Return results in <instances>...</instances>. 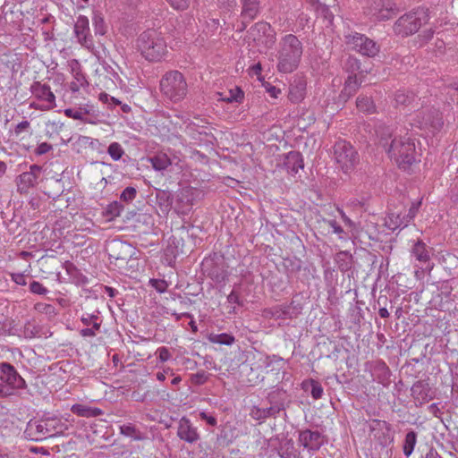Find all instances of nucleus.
<instances>
[{
  "label": "nucleus",
  "mask_w": 458,
  "mask_h": 458,
  "mask_svg": "<svg viewBox=\"0 0 458 458\" xmlns=\"http://www.w3.org/2000/svg\"><path fill=\"white\" fill-rule=\"evenodd\" d=\"M81 321L85 326L94 325V322H100L99 318L97 315L94 314H84L82 315Z\"/></svg>",
  "instance_id": "nucleus-60"
},
{
  "label": "nucleus",
  "mask_w": 458,
  "mask_h": 458,
  "mask_svg": "<svg viewBox=\"0 0 458 458\" xmlns=\"http://www.w3.org/2000/svg\"><path fill=\"white\" fill-rule=\"evenodd\" d=\"M208 379V374L205 370L198 371L191 376V381L192 384L201 386L205 384Z\"/></svg>",
  "instance_id": "nucleus-49"
},
{
  "label": "nucleus",
  "mask_w": 458,
  "mask_h": 458,
  "mask_svg": "<svg viewBox=\"0 0 458 458\" xmlns=\"http://www.w3.org/2000/svg\"><path fill=\"white\" fill-rule=\"evenodd\" d=\"M421 201L419 202H413L409 208L408 213L405 215L407 219H409V223L416 216L419 208L420 207Z\"/></svg>",
  "instance_id": "nucleus-58"
},
{
  "label": "nucleus",
  "mask_w": 458,
  "mask_h": 458,
  "mask_svg": "<svg viewBox=\"0 0 458 458\" xmlns=\"http://www.w3.org/2000/svg\"><path fill=\"white\" fill-rule=\"evenodd\" d=\"M220 98L218 100L227 103H242L244 98V92L241 88L235 87L228 91V95L223 97L222 93H218Z\"/></svg>",
  "instance_id": "nucleus-40"
},
{
  "label": "nucleus",
  "mask_w": 458,
  "mask_h": 458,
  "mask_svg": "<svg viewBox=\"0 0 458 458\" xmlns=\"http://www.w3.org/2000/svg\"><path fill=\"white\" fill-rule=\"evenodd\" d=\"M163 96L174 103L184 99L188 93V84L185 77L179 71L166 72L159 83Z\"/></svg>",
  "instance_id": "nucleus-5"
},
{
  "label": "nucleus",
  "mask_w": 458,
  "mask_h": 458,
  "mask_svg": "<svg viewBox=\"0 0 458 458\" xmlns=\"http://www.w3.org/2000/svg\"><path fill=\"white\" fill-rule=\"evenodd\" d=\"M10 276H11L12 280L16 284H19V285H26L27 284L25 276L21 273H11Z\"/></svg>",
  "instance_id": "nucleus-62"
},
{
  "label": "nucleus",
  "mask_w": 458,
  "mask_h": 458,
  "mask_svg": "<svg viewBox=\"0 0 458 458\" xmlns=\"http://www.w3.org/2000/svg\"><path fill=\"white\" fill-rule=\"evenodd\" d=\"M361 81L358 77L349 75L347 80L344 82V89H342L339 98L341 100L346 102L350 98H352L359 89Z\"/></svg>",
  "instance_id": "nucleus-29"
},
{
  "label": "nucleus",
  "mask_w": 458,
  "mask_h": 458,
  "mask_svg": "<svg viewBox=\"0 0 458 458\" xmlns=\"http://www.w3.org/2000/svg\"><path fill=\"white\" fill-rule=\"evenodd\" d=\"M288 444H290V447H286V448L282 447L278 451V455L281 458H297V454H296V451L294 450L293 442L290 440L288 442Z\"/></svg>",
  "instance_id": "nucleus-52"
},
{
  "label": "nucleus",
  "mask_w": 458,
  "mask_h": 458,
  "mask_svg": "<svg viewBox=\"0 0 458 458\" xmlns=\"http://www.w3.org/2000/svg\"><path fill=\"white\" fill-rule=\"evenodd\" d=\"M157 202L160 207L169 208L174 205V197L168 191L157 190L156 192Z\"/></svg>",
  "instance_id": "nucleus-42"
},
{
  "label": "nucleus",
  "mask_w": 458,
  "mask_h": 458,
  "mask_svg": "<svg viewBox=\"0 0 458 458\" xmlns=\"http://www.w3.org/2000/svg\"><path fill=\"white\" fill-rule=\"evenodd\" d=\"M30 91L32 95L44 103L40 106L35 103L30 104V107H34L39 110H50L55 107V96L51 90V88L47 84H42L39 81H34L30 86Z\"/></svg>",
  "instance_id": "nucleus-14"
},
{
  "label": "nucleus",
  "mask_w": 458,
  "mask_h": 458,
  "mask_svg": "<svg viewBox=\"0 0 458 458\" xmlns=\"http://www.w3.org/2000/svg\"><path fill=\"white\" fill-rule=\"evenodd\" d=\"M137 195V191L134 187H126L120 195V199L123 202H131Z\"/></svg>",
  "instance_id": "nucleus-48"
},
{
  "label": "nucleus",
  "mask_w": 458,
  "mask_h": 458,
  "mask_svg": "<svg viewBox=\"0 0 458 458\" xmlns=\"http://www.w3.org/2000/svg\"><path fill=\"white\" fill-rule=\"evenodd\" d=\"M372 375L379 384H382L385 386L390 384L391 371L385 361H376L373 367Z\"/></svg>",
  "instance_id": "nucleus-28"
},
{
  "label": "nucleus",
  "mask_w": 458,
  "mask_h": 458,
  "mask_svg": "<svg viewBox=\"0 0 458 458\" xmlns=\"http://www.w3.org/2000/svg\"><path fill=\"white\" fill-rule=\"evenodd\" d=\"M302 311V304L293 299L289 304H282L266 309L264 315L275 319L296 318Z\"/></svg>",
  "instance_id": "nucleus-13"
},
{
  "label": "nucleus",
  "mask_w": 458,
  "mask_h": 458,
  "mask_svg": "<svg viewBox=\"0 0 458 458\" xmlns=\"http://www.w3.org/2000/svg\"><path fill=\"white\" fill-rule=\"evenodd\" d=\"M345 38L346 43L362 55L374 57L379 53V45L363 34L354 32L347 35Z\"/></svg>",
  "instance_id": "nucleus-12"
},
{
  "label": "nucleus",
  "mask_w": 458,
  "mask_h": 458,
  "mask_svg": "<svg viewBox=\"0 0 458 458\" xmlns=\"http://www.w3.org/2000/svg\"><path fill=\"white\" fill-rule=\"evenodd\" d=\"M324 222L326 224L328 225V226H330L332 229H333V232L336 234H341V233H344V229L343 227L338 225V223L335 221V220H327V219H324Z\"/></svg>",
  "instance_id": "nucleus-63"
},
{
  "label": "nucleus",
  "mask_w": 458,
  "mask_h": 458,
  "mask_svg": "<svg viewBox=\"0 0 458 458\" xmlns=\"http://www.w3.org/2000/svg\"><path fill=\"white\" fill-rule=\"evenodd\" d=\"M166 2L175 10H186L191 3V0H166Z\"/></svg>",
  "instance_id": "nucleus-55"
},
{
  "label": "nucleus",
  "mask_w": 458,
  "mask_h": 458,
  "mask_svg": "<svg viewBox=\"0 0 458 458\" xmlns=\"http://www.w3.org/2000/svg\"><path fill=\"white\" fill-rule=\"evenodd\" d=\"M418 433L413 429H409L404 437L403 443V453L406 458H409L414 451L417 444Z\"/></svg>",
  "instance_id": "nucleus-33"
},
{
  "label": "nucleus",
  "mask_w": 458,
  "mask_h": 458,
  "mask_svg": "<svg viewBox=\"0 0 458 458\" xmlns=\"http://www.w3.org/2000/svg\"><path fill=\"white\" fill-rule=\"evenodd\" d=\"M53 148L52 145L47 142L40 143L37 148L34 150V153L37 156H42L44 154H47Z\"/></svg>",
  "instance_id": "nucleus-59"
},
{
  "label": "nucleus",
  "mask_w": 458,
  "mask_h": 458,
  "mask_svg": "<svg viewBox=\"0 0 458 458\" xmlns=\"http://www.w3.org/2000/svg\"><path fill=\"white\" fill-rule=\"evenodd\" d=\"M334 156L335 161L344 173L353 169L359 161L357 151L346 140H338L335 143Z\"/></svg>",
  "instance_id": "nucleus-9"
},
{
  "label": "nucleus",
  "mask_w": 458,
  "mask_h": 458,
  "mask_svg": "<svg viewBox=\"0 0 458 458\" xmlns=\"http://www.w3.org/2000/svg\"><path fill=\"white\" fill-rule=\"evenodd\" d=\"M137 47L145 59L150 62L160 61L166 53L164 38L154 29H148L138 37Z\"/></svg>",
  "instance_id": "nucleus-2"
},
{
  "label": "nucleus",
  "mask_w": 458,
  "mask_h": 458,
  "mask_svg": "<svg viewBox=\"0 0 458 458\" xmlns=\"http://www.w3.org/2000/svg\"><path fill=\"white\" fill-rule=\"evenodd\" d=\"M120 433L134 440H142L144 438L141 432L131 423L120 426Z\"/></svg>",
  "instance_id": "nucleus-44"
},
{
  "label": "nucleus",
  "mask_w": 458,
  "mask_h": 458,
  "mask_svg": "<svg viewBox=\"0 0 458 458\" xmlns=\"http://www.w3.org/2000/svg\"><path fill=\"white\" fill-rule=\"evenodd\" d=\"M344 69L346 72L350 73V75L357 77V72L361 74L363 72H367V70L361 69L360 62L358 58L352 55H349L344 63Z\"/></svg>",
  "instance_id": "nucleus-38"
},
{
  "label": "nucleus",
  "mask_w": 458,
  "mask_h": 458,
  "mask_svg": "<svg viewBox=\"0 0 458 458\" xmlns=\"http://www.w3.org/2000/svg\"><path fill=\"white\" fill-rule=\"evenodd\" d=\"M151 285L158 292L165 293L167 288V284L165 280L151 279Z\"/></svg>",
  "instance_id": "nucleus-57"
},
{
  "label": "nucleus",
  "mask_w": 458,
  "mask_h": 458,
  "mask_svg": "<svg viewBox=\"0 0 458 458\" xmlns=\"http://www.w3.org/2000/svg\"><path fill=\"white\" fill-rule=\"evenodd\" d=\"M123 210V206L118 201H114L108 205L106 208V214L113 217L119 216Z\"/></svg>",
  "instance_id": "nucleus-50"
},
{
  "label": "nucleus",
  "mask_w": 458,
  "mask_h": 458,
  "mask_svg": "<svg viewBox=\"0 0 458 458\" xmlns=\"http://www.w3.org/2000/svg\"><path fill=\"white\" fill-rule=\"evenodd\" d=\"M335 261L342 272L348 271L352 267V256H349L346 252L338 253Z\"/></svg>",
  "instance_id": "nucleus-45"
},
{
  "label": "nucleus",
  "mask_w": 458,
  "mask_h": 458,
  "mask_svg": "<svg viewBox=\"0 0 458 458\" xmlns=\"http://www.w3.org/2000/svg\"><path fill=\"white\" fill-rule=\"evenodd\" d=\"M304 46L296 35L288 33L282 36L276 47V68L283 73H291L299 67Z\"/></svg>",
  "instance_id": "nucleus-1"
},
{
  "label": "nucleus",
  "mask_w": 458,
  "mask_h": 458,
  "mask_svg": "<svg viewBox=\"0 0 458 458\" xmlns=\"http://www.w3.org/2000/svg\"><path fill=\"white\" fill-rule=\"evenodd\" d=\"M284 165L289 174H296L300 169L304 167L301 154L298 151H290L284 157Z\"/></svg>",
  "instance_id": "nucleus-26"
},
{
  "label": "nucleus",
  "mask_w": 458,
  "mask_h": 458,
  "mask_svg": "<svg viewBox=\"0 0 458 458\" xmlns=\"http://www.w3.org/2000/svg\"><path fill=\"white\" fill-rule=\"evenodd\" d=\"M30 291L32 293L38 295H46L48 293L47 288H46L41 283L38 281H32L30 284Z\"/></svg>",
  "instance_id": "nucleus-53"
},
{
  "label": "nucleus",
  "mask_w": 458,
  "mask_h": 458,
  "mask_svg": "<svg viewBox=\"0 0 458 458\" xmlns=\"http://www.w3.org/2000/svg\"><path fill=\"white\" fill-rule=\"evenodd\" d=\"M106 250L111 263L120 270L125 268L126 264L134 254L133 247L121 240L111 241Z\"/></svg>",
  "instance_id": "nucleus-10"
},
{
  "label": "nucleus",
  "mask_w": 458,
  "mask_h": 458,
  "mask_svg": "<svg viewBox=\"0 0 458 458\" xmlns=\"http://www.w3.org/2000/svg\"><path fill=\"white\" fill-rule=\"evenodd\" d=\"M301 388L305 392H310L312 398L315 400L320 399L324 393L321 384L313 378L303 380L301 383Z\"/></svg>",
  "instance_id": "nucleus-32"
},
{
  "label": "nucleus",
  "mask_w": 458,
  "mask_h": 458,
  "mask_svg": "<svg viewBox=\"0 0 458 458\" xmlns=\"http://www.w3.org/2000/svg\"><path fill=\"white\" fill-rule=\"evenodd\" d=\"M46 125L51 133L58 134L63 130L64 123L59 120H49Z\"/></svg>",
  "instance_id": "nucleus-56"
},
{
  "label": "nucleus",
  "mask_w": 458,
  "mask_h": 458,
  "mask_svg": "<svg viewBox=\"0 0 458 458\" xmlns=\"http://www.w3.org/2000/svg\"><path fill=\"white\" fill-rule=\"evenodd\" d=\"M375 131H376L377 136L379 138L380 144L387 151V148L390 145L388 140L393 136V130L389 126H387L384 123H378L376 126Z\"/></svg>",
  "instance_id": "nucleus-36"
},
{
  "label": "nucleus",
  "mask_w": 458,
  "mask_h": 458,
  "mask_svg": "<svg viewBox=\"0 0 458 458\" xmlns=\"http://www.w3.org/2000/svg\"><path fill=\"white\" fill-rule=\"evenodd\" d=\"M386 224L389 229L394 231L397 228L406 227L409 225V219L405 215L389 213Z\"/></svg>",
  "instance_id": "nucleus-37"
},
{
  "label": "nucleus",
  "mask_w": 458,
  "mask_h": 458,
  "mask_svg": "<svg viewBox=\"0 0 458 458\" xmlns=\"http://www.w3.org/2000/svg\"><path fill=\"white\" fill-rule=\"evenodd\" d=\"M357 108L363 113L373 114L376 111V106L372 99L367 96H359L356 100Z\"/></svg>",
  "instance_id": "nucleus-41"
},
{
  "label": "nucleus",
  "mask_w": 458,
  "mask_h": 458,
  "mask_svg": "<svg viewBox=\"0 0 458 458\" xmlns=\"http://www.w3.org/2000/svg\"><path fill=\"white\" fill-rule=\"evenodd\" d=\"M177 437L189 444H195L200 439L198 428L186 417H182L178 422Z\"/></svg>",
  "instance_id": "nucleus-21"
},
{
  "label": "nucleus",
  "mask_w": 458,
  "mask_h": 458,
  "mask_svg": "<svg viewBox=\"0 0 458 458\" xmlns=\"http://www.w3.org/2000/svg\"><path fill=\"white\" fill-rule=\"evenodd\" d=\"M157 353H158V359L162 362H165V361L168 360L171 358V353H170L169 350L166 347H160V348H158L157 349Z\"/></svg>",
  "instance_id": "nucleus-64"
},
{
  "label": "nucleus",
  "mask_w": 458,
  "mask_h": 458,
  "mask_svg": "<svg viewBox=\"0 0 458 458\" xmlns=\"http://www.w3.org/2000/svg\"><path fill=\"white\" fill-rule=\"evenodd\" d=\"M306 93V82L302 79H295L289 86L288 98L291 102L298 103L304 98Z\"/></svg>",
  "instance_id": "nucleus-27"
},
{
  "label": "nucleus",
  "mask_w": 458,
  "mask_h": 458,
  "mask_svg": "<svg viewBox=\"0 0 458 458\" xmlns=\"http://www.w3.org/2000/svg\"><path fill=\"white\" fill-rule=\"evenodd\" d=\"M227 301L229 303L237 304L239 306H243V301L240 299V293L236 291L233 290L230 294L227 296Z\"/></svg>",
  "instance_id": "nucleus-61"
},
{
  "label": "nucleus",
  "mask_w": 458,
  "mask_h": 458,
  "mask_svg": "<svg viewBox=\"0 0 458 458\" xmlns=\"http://www.w3.org/2000/svg\"><path fill=\"white\" fill-rule=\"evenodd\" d=\"M101 322H94L92 327H86L80 331V335L83 337H93L96 335V332L99 330Z\"/></svg>",
  "instance_id": "nucleus-54"
},
{
  "label": "nucleus",
  "mask_w": 458,
  "mask_h": 458,
  "mask_svg": "<svg viewBox=\"0 0 458 458\" xmlns=\"http://www.w3.org/2000/svg\"><path fill=\"white\" fill-rule=\"evenodd\" d=\"M42 166L38 165H30V170L21 173L16 178L17 191L20 194H28L31 188L36 187L41 180Z\"/></svg>",
  "instance_id": "nucleus-15"
},
{
  "label": "nucleus",
  "mask_w": 458,
  "mask_h": 458,
  "mask_svg": "<svg viewBox=\"0 0 458 458\" xmlns=\"http://www.w3.org/2000/svg\"><path fill=\"white\" fill-rule=\"evenodd\" d=\"M397 11L396 4L391 0H374L369 7V14L377 21L389 20Z\"/></svg>",
  "instance_id": "nucleus-19"
},
{
  "label": "nucleus",
  "mask_w": 458,
  "mask_h": 458,
  "mask_svg": "<svg viewBox=\"0 0 458 458\" xmlns=\"http://www.w3.org/2000/svg\"><path fill=\"white\" fill-rule=\"evenodd\" d=\"M416 99V95L413 91L406 89H399L394 95V101L396 106H409Z\"/></svg>",
  "instance_id": "nucleus-35"
},
{
  "label": "nucleus",
  "mask_w": 458,
  "mask_h": 458,
  "mask_svg": "<svg viewBox=\"0 0 458 458\" xmlns=\"http://www.w3.org/2000/svg\"><path fill=\"white\" fill-rule=\"evenodd\" d=\"M242 11L240 18L254 21L263 10L261 0H240Z\"/></svg>",
  "instance_id": "nucleus-24"
},
{
  "label": "nucleus",
  "mask_w": 458,
  "mask_h": 458,
  "mask_svg": "<svg viewBox=\"0 0 458 458\" xmlns=\"http://www.w3.org/2000/svg\"><path fill=\"white\" fill-rule=\"evenodd\" d=\"M369 430L373 438L384 447L394 442V432L393 427L386 420H372L369 422Z\"/></svg>",
  "instance_id": "nucleus-16"
},
{
  "label": "nucleus",
  "mask_w": 458,
  "mask_h": 458,
  "mask_svg": "<svg viewBox=\"0 0 458 458\" xmlns=\"http://www.w3.org/2000/svg\"><path fill=\"white\" fill-rule=\"evenodd\" d=\"M153 168L157 171H163L171 165L169 157L165 153H158L150 158Z\"/></svg>",
  "instance_id": "nucleus-39"
},
{
  "label": "nucleus",
  "mask_w": 458,
  "mask_h": 458,
  "mask_svg": "<svg viewBox=\"0 0 458 458\" xmlns=\"http://www.w3.org/2000/svg\"><path fill=\"white\" fill-rule=\"evenodd\" d=\"M387 153L394 158L398 167L404 171L409 170L416 161L415 144L410 138H394L387 148Z\"/></svg>",
  "instance_id": "nucleus-6"
},
{
  "label": "nucleus",
  "mask_w": 458,
  "mask_h": 458,
  "mask_svg": "<svg viewBox=\"0 0 458 458\" xmlns=\"http://www.w3.org/2000/svg\"><path fill=\"white\" fill-rule=\"evenodd\" d=\"M411 252L415 259L421 264L427 263L430 259V249L421 240L414 242Z\"/></svg>",
  "instance_id": "nucleus-30"
},
{
  "label": "nucleus",
  "mask_w": 458,
  "mask_h": 458,
  "mask_svg": "<svg viewBox=\"0 0 458 458\" xmlns=\"http://www.w3.org/2000/svg\"><path fill=\"white\" fill-rule=\"evenodd\" d=\"M93 24H94V30L95 33L98 35H105L106 32V26L105 23L104 19L99 15H95L93 18Z\"/></svg>",
  "instance_id": "nucleus-47"
},
{
  "label": "nucleus",
  "mask_w": 458,
  "mask_h": 458,
  "mask_svg": "<svg viewBox=\"0 0 458 458\" xmlns=\"http://www.w3.org/2000/svg\"><path fill=\"white\" fill-rule=\"evenodd\" d=\"M194 191L191 188L185 187L179 190L174 199V210L182 215H187L193 205Z\"/></svg>",
  "instance_id": "nucleus-20"
},
{
  "label": "nucleus",
  "mask_w": 458,
  "mask_h": 458,
  "mask_svg": "<svg viewBox=\"0 0 458 458\" xmlns=\"http://www.w3.org/2000/svg\"><path fill=\"white\" fill-rule=\"evenodd\" d=\"M71 411L73 414L86 418L98 417L103 413L98 408H92L80 403L73 404Z\"/></svg>",
  "instance_id": "nucleus-34"
},
{
  "label": "nucleus",
  "mask_w": 458,
  "mask_h": 458,
  "mask_svg": "<svg viewBox=\"0 0 458 458\" xmlns=\"http://www.w3.org/2000/svg\"><path fill=\"white\" fill-rule=\"evenodd\" d=\"M429 20L428 10L418 8L399 17L393 25L395 35L403 38L416 33Z\"/></svg>",
  "instance_id": "nucleus-7"
},
{
  "label": "nucleus",
  "mask_w": 458,
  "mask_h": 458,
  "mask_svg": "<svg viewBox=\"0 0 458 458\" xmlns=\"http://www.w3.org/2000/svg\"><path fill=\"white\" fill-rule=\"evenodd\" d=\"M74 32L78 41L84 47H89L92 45L91 36L89 34V25L88 18L80 16L74 25Z\"/></svg>",
  "instance_id": "nucleus-25"
},
{
  "label": "nucleus",
  "mask_w": 458,
  "mask_h": 458,
  "mask_svg": "<svg viewBox=\"0 0 458 458\" xmlns=\"http://www.w3.org/2000/svg\"><path fill=\"white\" fill-rule=\"evenodd\" d=\"M107 153L113 160L118 161L124 154V150L118 142H112L107 148Z\"/></svg>",
  "instance_id": "nucleus-46"
},
{
  "label": "nucleus",
  "mask_w": 458,
  "mask_h": 458,
  "mask_svg": "<svg viewBox=\"0 0 458 458\" xmlns=\"http://www.w3.org/2000/svg\"><path fill=\"white\" fill-rule=\"evenodd\" d=\"M75 64V67L72 66V72L74 78L70 83V89L75 93L80 90L81 88H85L89 86V83L85 78V75L81 72L79 63L76 60H73Z\"/></svg>",
  "instance_id": "nucleus-31"
},
{
  "label": "nucleus",
  "mask_w": 458,
  "mask_h": 458,
  "mask_svg": "<svg viewBox=\"0 0 458 458\" xmlns=\"http://www.w3.org/2000/svg\"><path fill=\"white\" fill-rule=\"evenodd\" d=\"M266 402L269 406L253 405L250 411V418L259 421V424L269 418L276 419L280 411L285 410L288 403L286 391L279 388L271 391L267 394Z\"/></svg>",
  "instance_id": "nucleus-3"
},
{
  "label": "nucleus",
  "mask_w": 458,
  "mask_h": 458,
  "mask_svg": "<svg viewBox=\"0 0 458 458\" xmlns=\"http://www.w3.org/2000/svg\"><path fill=\"white\" fill-rule=\"evenodd\" d=\"M411 125L420 130H428L432 133H436L442 129L444 120L438 109L427 107L416 114Z\"/></svg>",
  "instance_id": "nucleus-8"
},
{
  "label": "nucleus",
  "mask_w": 458,
  "mask_h": 458,
  "mask_svg": "<svg viewBox=\"0 0 458 458\" xmlns=\"http://www.w3.org/2000/svg\"><path fill=\"white\" fill-rule=\"evenodd\" d=\"M0 380L13 389H25L27 387L23 377L19 374L13 365L9 362H0Z\"/></svg>",
  "instance_id": "nucleus-18"
},
{
  "label": "nucleus",
  "mask_w": 458,
  "mask_h": 458,
  "mask_svg": "<svg viewBox=\"0 0 458 458\" xmlns=\"http://www.w3.org/2000/svg\"><path fill=\"white\" fill-rule=\"evenodd\" d=\"M249 38L257 45L271 49L276 42V33L272 26L267 21H258L248 30Z\"/></svg>",
  "instance_id": "nucleus-11"
},
{
  "label": "nucleus",
  "mask_w": 458,
  "mask_h": 458,
  "mask_svg": "<svg viewBox=\"0 0 458 458\" xmlns=\"http://www.w3.org/2000/svg\"><path fill=\"white\" fill-rule=\"evenodd\" d=\"M411 392L415 403L419 405H422L434 398L431 387L426 380L416 381L412 385Z\"/></svg>",
  "instance_id": "nucleus-23"
},
{
  "label": "nucleus",
  "mask_w": 458,
  "mask_h": 458,
  "mask_svg": "<svg viewBox=\"0 0 458 458\" xmlns=\"http://www.w3.org/2000/svg\"><path fill=\"white\" fill-rule=\"evenodd\" d=\"M208 341L213 344H225V345H232L235 338L233 335L222 333V334H210L208 337Z\"/></svg>",
  "instance_id": "nucleus-43"
},
{
  "label": "nucleus",
  "mask_w": 458,
  "mask_h": 458,
  "mask_svg": "<svg viewBox=\"0 0 458 458\" xmlns=\"http://www.w3.org/2000/svg\"><path fill=\"white\" fill-rule=\"evenodd\" d=\"M34 308L37 311L46 315L52 316L56 314L55 307L51 304L38 302L35 304Z\"/></svg>",
  "instance_id": "nucleus-51"
},
{
  "label": "nucleus",
  "mask_w": 458,
  "mask_h": 458,
  "mask_svg": "<svg viewBox=\"0 0 458 458\" xmlns=\"http://www.w3.org/2000/svg\"><path fill=\"white\" fill-rule=\"evenodd\" d=\"M323 436L318 431L305 429L300 432L299 441L309 451H318L324 444Z\"/></svg>",
  "instance_id": "nucleus-22"
},
{
  "label": "nucleus",
  "mask_w": 458,
  "mask_h": 458,
  "mask_svg": "<svg viewBox=\"0 0 458 458\" xmlns=\"http://www.w3.org/2000/svg\"><path fill=\"white\" fill-rule=\"evenodd\" d=\"M67 428L66 425L56 417H47L39 420L29 421L24 434L33 441H42L47 437H53L63 434Z\"/></svg>",
  "instance_id": "nucleus-4"
},
{
  "label": "nucleus",
  "mask_w": 458,
  "mask_h": 458,
  "mask_svg": "<svg viewBox=\"0 0 458 458\" xmlns=\"http://www.w3.org/2000/svg\"><path fill=\"white\" fill-rule=\"evenodd\" d=\"M64 114L74 120H80L84 123L97 124L100 122V113L92 105H85L78 108H66Z\"/></svg>",
  "instance_id": "nucleus-17"
}]
</instances>
